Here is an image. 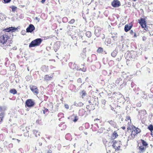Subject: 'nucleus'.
<instances>
[{
  "mask_svg": "<svg viewBox=\"0 0 153 153\" xmlns=\"http://www.w3.org/2000/svg\"><path fill=\"white\" fill-rule=\"evenodd\" d=\"M42 40L41 38H37L29 44V47L31 48L39 46L42 42Z\"/></svg>",
  "mask_w": 153,
  "mask_h": 153,
  "instance_id": "nucleus-1",
  "label": "nucleus"
},
{
  "mask_svg": "<svg viewBox=\"0 0 153 153\" xmlns=\"http://www.w3.org/2000/svg\"><path fill=\"white\" fill-rule=\"evenodd\" d=\"M25 104L26 107L31 108L34 106L35 102L32 99H29L26 100Z\"/></svg>",
  "mask_w": 153,
  "mask_h": 153,
  "instance_id": "nucleus-2",
  "label": "nucleus"
},
{
  "mask_svg": "<svg viewBox=\"0 0 153 153\" xmlns=\"http://www.w3.org/2000/svg\"><path fill=\"white\" fill-rule=\"evenodd\" d=\"M9 39V36L7 34H4L0 37V42L2 44H5Z\"/></svg>",
  "mask_w": 153,
  "mask_h": 153,
  "instance_id": "nucleus-3",
  "label": "nucleus"
},
{
  "mask_svg": "<svg viewBox=\"0 0 153 153\" xmlns=\"http://www.w3.org/2000/svg\"><path fill=\"white\" fill-rule=\"evenodd\" d=\"M95 28L94 34L97 37H98L100 35L101 31V28L100 27H95Z\"/></svg>",
  "mask_w": 153,
  "mask_h": 153,
  "instance_id": "nucleus-4",
  "label": "nucleus"
},
{
  "mask_svg": "<svg viewBox=\"0 0 153 153\" xmlns=\"http://www.w3.org/2000/svg\"><path fill=\"white\" fill-rule=\"evenodd\" d=\"M120 3L118 0H114L111 2V5L114 7H118L120 5Z\"/></svg>",
  "mask_w": 153,
  "mask_h": 153,
  "instance_id": "nucleus-5",
  "label": "nucleus"
},
{
  "mask_svg": "<svg viewBox=\"0 0 153 153\" xmlns=\"http://www.w3.org/2000/svg\"><path fill=\"white\" fill-rule=\"evenodd\" d=\"M17 30V28L11 27L4 29V31L5 32H9L11 31L13 32H15Z\"/></svg>",
  "mask_w": 153,
  "mask_h": 153,
  "instance_id": "nucleus-6",
  "label": "nucleus"
},
{
  "mask_svg": "<svg viewBox=\"0 0 153 153\" xmlns=\"http://www.w3.org/2000/svg\"><path fill=\"white\" fill-rule=\"evenodd\" d=\"M138 21L142 28H144V26H146V22L144 19L141 18L140 19H138Z\"/></svg>",
  "mask_w": 153,
  "mask_h": 153,
  "instance_id": "nucleus-7",
  "label": "nucleus"
},
{
  "mask_svg": "<svg viewBox=\"0 0 153 153\" xmlns=\"http://www.w3.org/2000/svg\"><path fill=\"white\" fill-rule=\"evenodd\" d=\"M35 29V27L32 24H30L26 29V32L28 33H31Z\"/></svg>",
  "mask_w": 153,
  "mask_h": 153,
  "instance_id": "nucleus-8",
  "label": "nucleus"
},
{
  "mask_svg": "<svg viewBox=\"0 0 153 153\" xmlns=\"http://www.w3.org/2000/svg\"><path fill=\"white\" fill-rule=\"evenodd\" d=\"M30 89L35 94H37L39 93L37 87L34 86H30Z\"/></svg>",
  "mask_w": 153,
  "mask_h": 153,
  "instance_id": "nucleus-9",
  "label": "nucleus"
},
{
  "mask_svg": "<svg viewBox=\"0 0 153 153\" xmlns=\"http://www.w3.org/2000/svg\"><path fill=\"white\" fill-rule=\"evenodd\" d=\"M112 142L113 143L112 146H113L114 148L116 149V150L119 149L120 148V146L118 145L117 142L116 140H113Z\"/></svg>",
  "mask_w": 153,
  "mask_h": 153,
  "instance_id": "nucleus-10",
  "label": "nucleus"
},
{
  "mask_svg": "<svg viewBox=\"0 0 153 153\" xmlns=\"http://www.w3.org/2000/svg\"><path fill=\"white\" fill-rule=\"evenodd\" d=\"M132 27V25H131L130 24H129V25H126L124 27L125 31L126 32H128L131 29Z\"/></svg>",
  "mask_w": 153,
  "mask_h": 153,
  "instance_id": "nucleus-11",
  "label": "nucleus"
},
{
  "mask_svg": "<svg viewBox=\"0 0 153 153\" xmlns=\"http://www.w3.org/2000/svg\"><path fill=\"white\" fill-rule=\"evenodd\" d=\"M115 83L117 85L119 84L121 85L123 83L122 79L120 78H117L116 81Z\"/></svg>",
  "mask_w": 153,
  "mask_h": 153,
  "instance_id": "nucleus-12",
  "label": "nucleus"
},
{
  "mask_svg": "<svg viewBox=\"0 0 153 153\" xmlns=\"http://www.w3.org/2000/svg\"><path fill=\"white\" fill-rule=\"evenodd\" d=\"M74 105L76 106L81 107L83 106L84 104L80 102H79L78 103L75 102L74 103Z\"/></svg>",
  "mask_w": 153,
  "mask_h": 153,
  "instance_id": "nucleus-13",
  "label": "nucleus"
},
{
  "mask_svg": "<svg viewBox=\"0 0 153 153\" xmlns=\"http://www.w3.org/2000/svg\"><path fill=\"white\" fill-rule=\"evenodd\" d=\"M118 52L115 49L111 53V55L113 57H115L116 56Z\"/></svg>",
  "mask_w": 153,
  "mask_h": 153,
  "instance_id": "nucleus-14",
  "label": "nucleus"
},
{
  "mask_svg": "<svg viewBox=\"0 0 153 153\" xmlns=\"http://www.w3.org/2000/svg\"><path fill=\"white\" fill-rule=\"evenodd\" d=\"M41 69L44 72L47 71L48 70V67L45 65H43L41 67Z\"/></svg>",
  "mask_w": 153,
  "mask_h": 153,
  "instance_id": "nucleus-15",
  "label": "nucleus"
},
{
  "mask_svg": "<svg viewBox=\"0 0 153 153\" xmlns=\"http://www.w3.org/2000/svg\"><path fill=\"white\" fill-rule=\"evenodd\" d=\"M43 114L45 115H48L49 112L48 109L45 107H44V110H43Z\"/></svg>",
  "mask_w": 153,
  "mask_h": 153,
  "instance_id": "nucleus-16",
  "label": "nucleus"
},
{
  "mask_svg": "<svg viewBox=\"0 0 153 153\" xmlns=\"http://www.w3.org/2000/svg\"><path fill=\"white\" fill-rule=\"evenodd\" d=\"M2 110V108L0 107V112ZM4 112H2L0 113V121L2 120L3 118L4 117Z\"/></svg>",
  "mask_w": 153,
  "mask_h": 153,
  "instance_id": "nucleus-17",
  "label": "nucleus"
},
{
  "mask_svg": "<svg viewBox=\"0 0 153 153\" xmlns=\"http://www.w3.org/2000/svg\"><path fill=\"white\" fill-rule=\"evenodd\" d=\"M52 77L49 75H46L45 76V79L47 81L50 80L51 79Z\"/></svg>",
  "mask_w": 153,
  "mask_h": 153,
  "instance_id": "nucleus-18",
  "label": "nucleus"
},
{
  "mask_svg": "<svg viewBox=\"0 0 153 153\" xmlns=\"http://www.w3.org/2000/svg\"><path fill=\"white\" fill-rule=\"evenodd\" d=\"M71 68L74 71H79V69L78 67L75 64H74L71 67Z\"/></svg>",
  "mask_w": 153,
  "mask_h": 153,
  "instance_id": "nucleus-19",
  "label": "nucleus"
},
{
  "mask_svg": "<svg viewBox=\"0 0 153 153\" xmlns=\"http://www.w3.org/2000/svg\"><path fill=\"white\" fill-rule=\"evenodd\" d=\"M33 133L34 134L35 136L36 137L40 136V133L38 131L34 130L33 131Z\"/></svg>",
  "mask_w": 153,
  "mask_h": 153,
  "instance_id": "nucleus-20",
  "label": "nucleus"
},
{
  "mask_svg": "<svg viewBox=\"0 0 153 153\" xmlns=\"http://www.w3.org/2000/svg\"><path fill=\"white\" fill-rule=\"evenodd\" d=\"M10 70L14 71L16 69V66L14 64H11L10 66Z\"/></svg>",
  "mask_w": 153,
  "mask_h": 153,
  "instance_id": "nucleus-21",
  "label": "nucleus"
},
{
  "mask_svg": "<svg viewBox=\"0 0 153 153\" xmlns=\"http://www.w3.org/2000/svg\"><path fill=\"white\" fill-rule=\"evenodd\" d=\"M86 111H84L83 109L80 110L79 111V114L80 116H82L84 115Z\"/></svg>",
  "mask_w": 153,
  "mask_h": 153,
  "instance_id": "nucleus-22",
  "label": "nucleus"
},
{
  "mask_svg": "<svg viewBox=\"0 0 153 153\" xmlns=\"http://www.w3.org/2000/svg\"><path fill=\"white\" fill-rule=\"evenodd\" d=\"M136 134H135V133H134V131H132V132L131 133V137L129 136L128 137V139H132L133 138H134V137H135V136Z\"/></svg>",
  "mask_w": 153,
  "mask_h": 153,
  "instance_id": "nucleus-23",
  "label": "nucleus"
},
{
  "mask_svg": "<svg viewBox=\"0 0 153 153\" xmlns=\"http://www.w3.org/2000/svg\"><path fill=\"white\" fill-rule=\"evenodd\" d=\"M138 112L139 114H141L142 115H143L147 114L146 111L144 109L141 110L140 111H139Z\"/></svg>",
  "mask_w": 153,
  "mask_h": 153,
  "instance_id": "nucleus-24",
  "label": "nucleus"
},
{
  "mask_svg": "<svg viewBox=\"0 0 153 153\" xmlns=\"http://www.w3.org/2000/svg\"><path fill=\"white\" fill-rule=\"evenodd\" d=\"M80 94L82 97L83 98L86 94L85 91L84 90H83L80 93Z\"/></svg>",
  "mask_w": 153,
  "mask_h": 153,
  "instance_id": "nucleus-25",
  "label": "nucleus"
},
{
  "mask_svg": "<svg viewBox=\"0 0 153 153\" xmlns=\"http://www.w3.org/2000/svg\"><path fill=\"white\" fill-rule=\"evenodd\" d=\"M108 122L112 126H113L115 127L116 126V123L114 122V121L111 120L108 121Z\"/></svg>",
  "mask_w": 153,
  "mask_h": 153,
  "instance_id": "nucleus-26",
  "label": "nucleus"
},
{
  "mask_svg": "<svg viewBox=\"0 0 153 153\" xmlns=\"http://www.w3.org/2000/svg\"><path fill=\"white\" fill-rule=\"evenodd\" d=\"M10 92L13 94H15L17 93V91L16 90L14 89H11L10 91Z\"/></svg>",
  "mask_w": 153,
  "mask_h": 153,
  "instance_id": "nucleus-27",
  "label": "nucleus"
},
{
  "mask_svg": "<svg viewBox=\"0 0 153 153\" xmlns=\"http://www.w3.org/2000/svg\"><path fill=\"white\" fill-rule=\"evenodd\" d=\"M139 150L141 151L142 152H144L146 150V148H144L143 146H139Z\"/></svg>",
  "mask_w": 153,
  "mask_h": 153,
  "instance_id": "nucleus-28",
  "label": "nucleus"
},
{
  "mask_svg": "<svg viewBox=\"0 0 153 153\" xmlns=\"http://www.w3.org/2000/svg\"><path fill=\"white\" fill-rule=\"evenodd\" d=\"M86 36L88 38H90L91 36V33L90 31H88L86 32Z\"/></svg>",
  "mask_w": 153,
  "mask_h": 153,
  "instance_id": "nucleus-29",
  "label": "nucleus"
},
{
  "mask_svg": "<svg viewBox=\"0 0 153 153\" xmlns=\"http://www.w3.org/2000/svg\"><path fill=\"white\" fill-rule=\"evenodd\" d=\"M141 141L143 144V146H146L148 145V143L144 140L141 139Z\"/></svg>",
  "mask_w": 153,
  "mask_h": 153,
  "instance_id": "nucleus-30",
  "label": "nucleus"
},
{
  "mask_svg": "<svg viewBox=\"0 0 153 153\" xmlns=\"http://www.w3.org/2000/svg\"><path fill=\"white\" fill-rule=\"evenodd\" d=\"M134 128L135 129V130H134V133H135V134H138V133H139L140 132V130L138 128Z\"/></svg>",
  "mask_w": 153,
  "mask_h": 153,
  "instance_id": "nucleus-31",
  "label": "nucleus"
},
{
  "mask_svg": "<svg viewBox=\"0 0 153 153\" xmlns=\"http://www.w3.org/2000/svg\"><path fill=\"white\" fill-rule=\"evenodd\" d=\"M148 129L152 132L153 131V126L150 124L148 127Z\"/></svg>",
  "mask_w": 153,
  "mask_h": 153,
  "instance_id": "nucleus-32",
  "label": "nucleus"
},
{
  "mask_svg": "<svg viewBox=\"0 0 153 153\" xmlns=\"http://www.w3.org/2000/svg\"><path fill=\"white\" fill-rule=\"evenodd\" d=\"M103 51V49L101 47H99L97 50V51L99 53H101Z\"/></svg>",
  "mask_w": 153,
  "mask_h": 153,
  "instance_id": "nucleus-33",
  "label": "nucleus"
},
{
  "mask_svg": "<svg viewBox=\"0 0 153 153\" xmlns=\"http://www.w3.org/2000/svg\"><path fill=\"white\" fill-rule=\"evenodd\" d=\"M73 116L74 117V119L73 120V121L75 122L77 121L78 120V117L76 116V115L73 114Z\"/></svg>",
  "mask_w": 153,
  "mask_h": 153,
  "instance_id": "nucleus-34",
  "label": "nucleus"
},
{
  "mask_svg": "<svg viewBox=\"0 0 153 153\" xmlns=\"http://www.w3.org/2000/svg\"><path fill=\"white\" fill-rule=\"evenodd\" d=\"M143 28H144V30H145L146 31H149L150 27L149 26L146 25V26H144Z\"/></svg>",
  "mask_w": 153,
  "mask_h": 153,
  "instance_id": "nucleus-35",
  "label": "nucleus"
},
{
  "mask_svg": "<svg viewBox=\"0 0 153 153\" xmlns=\"http://www.w3.org/2000/svg\"><path fill=\"white\" fill-rule=\"evenodd\" d=\"M17 8L16 7L14 6H12V7H11L12 11L13 12H15Z\"/></svg>",
  "mask_w": 153,
  "mask_h": 153,
  "instance_id": "nucleus-36",
  "label": "nucleus"
},
{
  "mask_svg": "<svg viewBox=\"0 0 153 153\" xmlns=\"http://www.w3.org/2000/svg\"><path fill=\"white\" fill-rule=\"evenodd\" d=\"M21 129L23 131H26L25 126V125H22L21 127Z\"/></svg>",
  "mask_w": 153,
  "mask_h": 153,
  "instance_id": "nucleus-37",
  "label": "nucleus"
},
{
  "mask_svg": "<svg viewBox=\"0 0 153 153\" xmlns=\"http://www.w3.org/2000/svg\"><path fill=\"white\" fill-rule=\"evenodd\" d=\"M118 135L117 133L114 131L113 134V139H115L116 138L117 136Z\"/></svg>",
  "mask_w": 153,
  "mask_h": 153,
  "instance_id": "nucleus-38",
  "label": "nucleus"
},
{
  "mask_svg": "<svg viewBox=\"0 0 153 153\" xmlns=\"http://www.w3.org/2000/svg\"><path fill=\"white\" fill-rule=\"evenodd\" d=\"M75 22V19H72L68 23L70 24H73L74 22Z\"/></svg>",
  "mask_w": 153,
  "mask_h": 153,
  "instance_id": "nucleus-39",
  "label": "nucleus"
},
{
  "mask_svg": "<svg viewBox=\"0 0 153 153\" xmlns=\"http://www.w3.org/2000/svg\"><path fill=\"white\" fill-rule=\"evenodd\" d=\"M81 57L83 59H85L86 58V55L85 53H84L81 55Z\"/></svg>",
  "mask_w": 153,
  "mask_h": 153,
  "instance_id": "nucleus-40",
  "label": "nucleus"
},
{
  "mask_svg": "<svg viewBox=\"0 0 153 153\" xmlns=\"http://www.w3.org/2000/svg\"><path fill=\"white\" fill-rule=\"evenodd\" d=\"M5 44H2L1 46L3 48V49H6L7 48V46Z\"/></svg>",
  "mask_w": 153,
  "mask_h": 153,
  "instance_id": "nucleus-41",
  "label": "nucleus"
},
{
  "mask_svg": "<svg viewBox=\"0 0 153 153\" xmlns=\"http://www.w3.org/2000/svg\"><path fill=\"white\" fill-rule=\"evenodd\" d=\"M102 104L105 105V104L106 101L105 100H101Z\"/></svg>",
  "mask_w": 153,
  "mask_h": 153,
  "instance_id": "nucleus-42",
  "label": "nucleus"
},
{
  "mask_svg": "<svg viewBox=\"0 0 153 153\" xmlns=\"http://www.w3.org/2000/svg\"><path fill=\"white\" fill-rule=\"evenodd\" d=\"M25 128L26 130V131L27 132H28L29 131V130L30 129L29 127H27L25 126Z\"/></svg>",
  "mask_w": 153,
  "mask_h": 153,
  "instance_id": "nucleus-43",
  "label": "nucleus"
},
{
  "mask_svg": "<svg viewBox=\"0 0 153 153\" xmlns=\"http://www.w3.org/2000/svg\"><path fill=\"white\" fill-rule=\"evenodd\" d=\"M79 71H83L85 72L86 71V68H79Z\"/></svg>",
  "mask_w": 153,
  "mask_h": 153,
  "instance_id": "nucleus-44",
  "label": "nucleus"
},
{
  "mask_svg": "<svg viewBox=\"0 0 153 153\" xmlns=\"http://www.w3.org/2000/svg\"><path fill=\"white\" fill-rule=\"evenodd\" d=\"M4 3H8L10 2L11 0H3Z\"/></svg>",
  "mask_w": 153,
  "mask_h": 153,
  "instance_id": "nucleus-45",
  "label": "nucleus"
},
{
  "mask_svg": "<svg viewBox=\"0 0 153 153\" xmlns=\"http://www.w3.org/2000/svg\"><path fill=\"white\" fill-rule=\"evenodd\" d=\"M78 36L79 37L81 38L82 39H82L83 36H82L81 35L80 33H78Z\"/></svg>",
  "mask_w": 153,
  "mask_h": 153,
  "instance_id": "nucleus-46",
  "label": "nucleus"
},
{
  "mask_svg": "<svg viewBox=\"0 0 153 153\" xmlns=\"http://www.w3.org/2000/svg\"><path fill=\"white\" fill-rule=\"evenodd\" d=\"M130 33L131 34L133 35L134 32L132 30H130Z\"/></svg>",
  "mask_w": 153,
  "mask_h": 153,
  "instance_id": "nucleus-47",
  "label": "nucleus"
},
{
  "mask_svg": "<svg viewBox=\"0 0 153 153\" xmlns=\"http://www.w3.org/2000/svg\"><path fill=\"white\" fill-rule=\"evenodd\" d=\"M65 108L66 109H68L69 108V106L67 104H65Z\"/></svg>",
  "mask_w": 153,
  "mask_h": 153,
  "instance_id": "nucleus-48",
  "label": "nucleus"
},
{
  "mask_svg": "<svg viewBox=\"0 0 153 153\" xmlns=\"http://www.w3.org/2000/svg\"><path fill=\"white\" fill-rule=\"evenodd\" d=\"M107 43L108 44L111 43V40L110 39H108V41H107Z\"/></svg>",
  "mask_w": 153,
  "mask_h": 153,
  "instance_id": "nucleus-49",
  "label": "nucleus"
},
{
  "mask_svg": "<svg viewBox=\"0 0 153 153\" xmlns=\"http://www.w3.org/2000/svg\"><path fill=\"white\" fill-rule=\"evenodd\" d=\"M137 106L138 107H140L141 106V104L140 103H139L137 104Z\"/></svg>",
  "mask_w": 153,
  "mask_h": 153,
  "instance_id": "nucleus-50",
  "label": "nucleus"
},
{
  "mask_svg": "<svg viewBox=\"0 0 153 153\" xmlns=\"http://www.w3.org/2000/svg\"><path fill=\"white\" fill-rule=\"evenodd\" d=\"M101 36L102 37V39L105 38V35L104 34H102L101 35Z\"/></svg>",
  "mask_w": 153,
  "mask_h": 153,
  "instance_id": "nucleus-51",
  "label": "nucleus"
},
{
  "mask_svg": "<svg viewBox=\"0 0 153 153\" xmlns=\"http://www.w3.org/2000/svg\"><path fill=\"white\" fill-rule=\"evenodd\" d=\"M21 33L22 35H25V31H22L21 32Z\"/></svg>",
  "mask_w": 153,
  "mask_h": 153,
  "instance_id": "nucleus-52",
  "label": "nucleus"
},
{
  "mask_svg": "<svg viewBox=\"0 0 153 153\" xmlns=\"http://www.w3.org/2000/svg\"><path fill=\"white\" fill-rule=\"evenodd\" d=\"M147 96L144 93L143 95L142 96V97L144 99H146V98Z\"/></svg>",
  "mask_w": 153,
  "mask_h": 153,
  "instance_id": "nucleus-53",
  "label": "nucleus"
},
{
  "mask_svg": "<svg viewBox=\"0 0 153 153\" xmlns=\"http://www.w3.org/2000/svg\"><path fill=\"white\" fill-rule=\"evenodd\" d=\"M12 140H15L16 141H18V143H19V142H20V140H19L18 139H14V138H13L12 139Z\"/></svg>",
  "mask_w": 153,
  "mask_h": 153,
  "instance_id": "nucleus-54",
  "label": "nucleus"
},
{
  "mask_svg": "<svg viewBox=\"0 0 153 153\" xmlns=\"http://www.w3.org/2000/svg\"><path fill=\"white\" fill-rule=\"evenodd\" d=\"M35 20H37L39 22L40 19L38 17H36L35 18Z\"/></svg>",
  "mask_w": 153,
  "mask_h": 153,
  "instance_id": "nucleus-55",
  "label": "nucleus"
},
{
  "mask_svg": "<svg viewBox=\"0 0 153 153\" xmlns=\"http://www.w3.org/2000/svg\"><path fill=\"white\" fill-rule=\"evenodd\" d=\"M81 79L80 78H79L77 80V82H78L80 83V82H81Z\"/></svg>",
  "mask_w": 153,
  "mask_h": 153,
  "instance_id": "nucleus-56",
  "label": "nucleus"
},
{
  "mask_svg": "<svg viewBox=\"0 0 153 153\" xmlns=\"http://www.w3.org/2000/svg\"><path fill=\"white\" fill-rule=\"evenodd\" d=\"M131 52L132 53H134V52L133 51H131V52L130 53V55H129V57H131V58H134V56H131L130 55H131Z\"/></svg>",
  "mask_w": 153,
  "mask_h": 153,
  "instance_id": "nucleus-57",
  "label": "nucleus"
},
{
  "mask_svg": "<svg viewBox=\"0 0 153 153\" xmlns=\"http://www.w3.org/2000/svg\"><path fill=\"white\" fill-rule=\"evenodd\" d=\"M39 146H42V142H39Z\"/></svg>",
  "mask_w": 153,
  "mask_h": 153,
  "instance_id": "nucleus-58",
  "label": "nucleus"
},
{
  "mask_svg": "<svg viewBox=\"0 0 153 153\" xmlns=\"http://www.w3.org/2000/svg\"><path fill=\"white\" fill-rule=\"evenodd\" d=\"M149 33L150 34V36H153V33H152V32L149 31Z\"/></svg>",
  "mask_w": 153,
  "mask_h": 153,
  "instance_id": "nucleus-59",
  "label": "nucleus"
},
{
  "mask_svg": "<svg viewBox=\"0 0 153 153\" xmlns=\"http://www.w3.org/2000/svg\"><path fill=\"white\" fill-rule=\"evenodd\" d=\"M46 0H42L41 2L42 3H44L45 1Z\"/></svg>",
  "mask_w": 153,
  "mask_h": 153,
  "instance_id": "nucleus-60",
  "label": "nucleus"
},
{
  "mask_svg": "<svg viewBox=\"0 0 153 153\" xmlns=\"http://www.w3.org/2000/svg\"><path fill=\"white\" fill-rule=\"evenodd\" d=\"M111 110H112L113 111H115L114 110V108H113V107H112L111 106Z\"/></svg>",
  "mask_w": 153,
  "mask_h": 153,
  "instance_id": "nucleus-61",
  "label": "nucleus"
},
{
  "mask_svg": "<svg viewBox=\"0 0 153 153\" xmlns=\"http://www.w3.org/2000/svg\"><path fill=\"white\" fill-rule=\"evenodd\" d=\"M134 37H137V36L136 35V33L134 32Z\"/></svg>",
  "mask_w": 153,
  "mask_h": 153,
  "instance_id": "nucleus-62",
  "label": "nucleus"
},
{
  "mask_svg": "<svg viewBox=\"0 0 153 153\" xmlns=\"http://www.w3.org/2000/svg\"><path fill=\"white\" fill-rule=\"evenodd\" d=\"M47 153H52V151L51 150H49Z\"/></svg>",
  "mask_w": 153,
  "mask_h": 153,
  "instance_id": "nucleus-63",
  "label": "nucleus"
},
{
  "mask_svg": "<svg viewBox=\"0 0 153 153\" xmlns=\"http://www.w3.org/2000/svg\"><path fill=\"white\" fill-rule=\"evenodd\" d=\"M89 105H87L86 106V108L88 109H89Z\"/></svg>",
  "mask_w": 153,
  "mask_h": 153,
  "instance_id": "nucleus-64",
  "label": "nucleus"
}]
</instances>
